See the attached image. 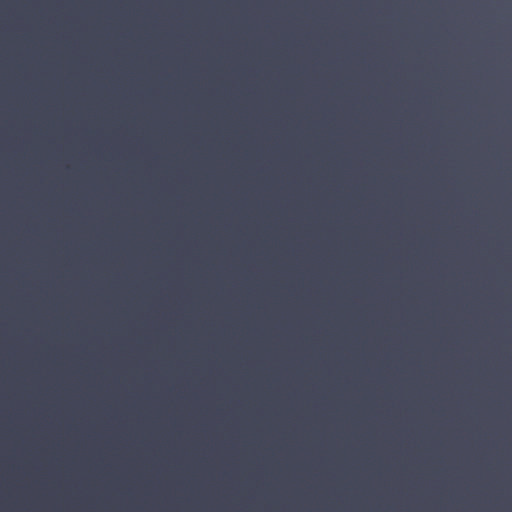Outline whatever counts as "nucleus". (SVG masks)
<instances>
[{
	"label": "nucleus",
	"mask_w": 512,
	"mask_h": 512,
	"mask_svg": "<svg viewBox=\"0 0 512 512\" xmlns=\"http://www.w3.org/2000/svg\"><path fill=\"white\" fill-rule=\"evenodd\" d=\"M1 448H6L5 446V439H4V434L2 433V445H1Z\"/></svg>",
	"instance_id": "obj_1"
},
{
	"label": "nucleus",
	"mask_w": 512,
	"mask_h": 512,
	"mask_svg": "<svg viewBox=\"0 0 512 512\" xmlns=\"http://www.w3.org/2000/svg\"><path fill=\"white\" fill-rule=\"evenodd\" d=\"M5 291H6V290H3V289H2V294H1L2 300L4 299V296H5V293H4V292H5Z\"/></svg>",
	"instance_id": "obj_2"
},
{
	"label": "nucleus",
	"mask_w": 512,
	"mask_h": 512,
	"mask_svg": "<svg viewBox=\"0 0 512 512\" xmlns=\"http://www.w3.org/2000/svg\"><path fill=\"white\" fill-rule=\"evenodd\" d=\"M1 335L2 336L4 335V328L3 327L1 328Z\"/></svg>",
	"instance_id": "obj_3"
},
{
	"label": "nucleus",
	"mask_w": 512,
	"mask_h": 512,
	"mask_svg": "<svg viewBox=\"0 0 512 512\" xmlns=\"http://www.w3.org/2000/svg\"><path fill=\"white\" fill-rule=\"evenodd\" d=\"M1 335L2 336L4 335V328L3 327L1 328Z\"/></svg>",
	"instance_id": "obj_4"
},
{
	"label": "nucleus",
	"mask_w": 512,
	"mask_h": 512,
	"mask_svg": "<svg viewBox=\"0 0 512 512\" xmlns=\"http://www.w3.org/2000/svg\"><path fill=\"white\" fill-rule=\"evenodd\" d=\"M1 335L2 336L4 335V328L3 327L1 328Z\"/></svg>",
	"instance_id": "obj_5"
},
{
	"label": "nucleus",
	"mask_w": 512,
	"mask_h": 512,
	"mask_svg": "<svg viewBox=\"0 0 512 512\" xmlns=\"http://www.w3.org/2000/svg\"><path fill=\"white\" fill-rule=\"evenodd\" d=\"M1 377L2 378L4 377V370L3 369L1 370Z\"/></svg>",
	"instance_id": "obj_6"
},
{
	"label": "nucleus",
	"mask_w": 512,
	"mask_h": 512,
	"mask_svg": "<svg viewBox=\"0 0 512 512\" xmlns=\"http://www.w3.org/2000/svg\"><path fill=\"white\" fill-rule=\"evenodd\" d=\"M1 377L2 378L4 377V370L3 369L1 370Z\"/></svg>",
	"instance_id": "obj_7"
},
{
	"label": "nucleus",
	"mask_w": 512,
	"mask_h": 512,
	"mask_svg": "<svg viewBox=\"0 0 512 512\" xmlns=\"http://www.w3.org/2000/svg\"><path fill=\"white\" fill-rule=\"evenodd\" d=\"M1 377L2 378L4 377V370L3 369L1 370Z\"/></svg>",
	"instance_id": "obj_8"
},
{
	"label": "nucleus",
	"mask_w": 512,
	"mask_h": 512,
	"mask_svg": "<svg viewBox=\"0 0 512 512\" xmlns=\"http://www.w3.org/2000/svg\"><path fill=\"white\" fill-rule=\"evenodd\" d=\"M1 347H2V348L4 347V342H3V341L1 342Z\"/></svg>",
	"instance_id": "obj_9"
},
{
	"label": "nucleus",
	"mask_w": 512,
	"mask_h": 512,
	"mask_svg": "<svg viewBox=\"0 0 512 512\" xmlns=\"http://www.w3.org/2000/svg\"><path fill=\"white\" fill-rule=\"evenodd\" d=\"M1 347H2V348L4 347V342H3V341L1 342Z\"/></svg>",
	"instance_id": "obj_10"
}]
</instances>
